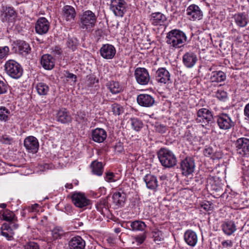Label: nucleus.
Returning <instances> with one entry per match:
<instances>
[{"instance_id": "1", "label": "nucleus", "mask_w": 249, "mask_h": 249, "mask_svg": "<svg viewBox=\"0 0 249 249\" xmlns=\"http://www.w3.org/2000/svg\"><path fill=\"white\" fill-rule=\"evenodd\" d=\"M187 40L185 34L181 30L174 29L170 31L166 36V43L176 48L182 47Z\"/></svg>"}, {"instance_id": "2", "label": "nucleus", "mask_w": 249, "mask_h": 249, "mask_svg": "<svg viewBox=\"0 0 249 249\" xmlns=\"http://www.w3.org/2000/svg\"><path fill=\"white\" fill-rule=\"evenodd\" d=\"M158 156L161 165L166 168H172L177 164L176 157L172 151L167 148H160Z\"/></svg>"}, {"instance_id": "3", "label": "nucleus", "mask_w": 249, "mask_h": 249, "mask_svg": "<svg viewBox=\"0 0 249 249\" xmlns=\"http://www.w3.org/2000/svg\"><path fill=\"white\" fill-rule=\"evenodd\" d=\"M79 21L81 28L89 30L95 26L97 17L91 11L87 10L79 16Z\"/></svg>"}, {"instance_id": "4", "label": "nucleus", "mask_w": 249, "mask_h": 249, "mask_svg": "<svg viewBox=\"0 0 249 249\" xmlns=\"http://www.w3.org/2000/svg\"><path fill=\"white\" fill-rule=\"evenodd\" d=\"M4 68L6 73L13 78L18 79L22 74V67L13 60L7 61L5 64Z\"/></svg>"}, {"instance_id": "5", "label": "nucleus", "mask_w": 249, "mask_h": 249, "mask_svg": "<svg viewBox=\"0 0 249 249\" xmlns=\"http://www.w3.org/2000/svg\"><path fill=\"white\" fill-rule=\"evenodd\" d=\"M196 123L207 125L213 121V116L211 111L205 108L199 109L197 112Z\"/></svg>"}, {"instance_id": "6", "label": "nucleus", "mask_w": 249, "mask_h": 249, "mask_svg": "<svg viewBox=\"0 0 249 249\" xmlns=\"http://www.w3.org/2000/svg\"><path fill=\"white\" fill-rule=\"evenodd\" d=\"M195 167V160L191 157H186L180 164L182 174L185 176L192 174L194 172Z\"/></svg>"}, {"instance_id": "7", "label": "nucleus", "mask_w": 249, "mask_h": 249, "mask_svg": "<svg viewBox=\"0 0 249 249\" xmlns=\"http://www.w3.org/2000/svg\"><path fill=\"white\" fill-rule=\"evenodd\" d=\"M110 8L115 16L122 17L126 12V2L124 0H111Z\"/></svg>"}, {"instance_id": "8", "label": "nucleus", "mask_w": 249, "mask_h": 249, "mask_svg": "<svg viewBox=\"0 0 249 249\" xmlns=\"http://www.w3.org/2000/svg\"><path fill=\"white\" fill-rule=\"evenodd\" d=\"M217 124L220 129L229 130L234 125L229 115L226 113H222L217 116Z\"/></svg>"}, {"instance_id": "9", "label": "nucleus", "mask_w": 249, "mask_h": 249, "mask_svg": "<svg viewBox=\"0 0 249 249\" xmlns=\"http://www.w3.org/2000/svg\"><path fill=\"white\" fill-rule=\"evenodd\" d=\"M237 153L241 156L249 155V139L247 138H240L237 140L235 143Z\"/></svg>"}, {"instance_id": "10", "label": "nucleus", "mask_w": 249, "mask_h": 249, "mask_svg": "<svg viewBox=\"0 0 249 249\" xmlns=\"http://www.w3.org/2000/svg\"><path fill=\"white\" fill-rule=\"evenodd\" d=\"M134 75L137 83L141 85H147L150 80L149 73L144 68H137L135 71Z\"/></svg>"}, {"instance_id": "11", "label": "nucleus", "mask_w": 249, "mask_h": 249, "mask_svg": "<svg viewBox=\"0 0 249 249\" xmlns=\"http://www.w3.org/2000/svg\"><path fill=\"white\" fill-rule=\"evenodd\" d=\"M71 198L73 204L80 208L88 206L90 203V200L86 197L85 195L80 192L73 193Z\"/></svg>"}, {"instance_id": "12", "label": "nucleus", "mask_w": 249, "mask_h": 249, "mask_svg": "<svg viewBox=\"0 0 249 249\" xmlns=\"http://www.w3.org/2000/svg\"><path fill=\"white\" fill-rule=\"evenodd\" d=\"M186 15L188 19L193 21L200 20L203 16L202 12L196 4H191L187 8Z\"/></svg>"}, {"instance_id": "13", "label": "nucleus", "mask_w": 249, "mask_h": 249, "mask_svg": "<svg viewBox=\"0 0 249 249\" xmlns=\"http://www.w3.org/2000/svg\"><path fill=\"white\" fill-rule=\"evenodd\" d=\"M156 80L160 83L169 84L171 83V75L169 72L164 68L158 69L156 74Z\"/></svg>"}, {"instance_id": "14", "label": "nucleus", "mask_w": 249, "mask_h": 249, "mask_svg": "<svg viewBox=\"0 0 249 249\" xmlns=\"http://www.w3.org/2000/svg\"><path fill=\"white\" fill-rule=\"evenodd\" d=\"M50 28V23L45 18H40L36 21L35 25V30L39 35L46 34Z\"/></svg>"}, {"instance_id": "15", "label": "nucleus", "mask_w": 249, "mask_h": 249, "mask_svg": "<svg viewBox=\"0 0 249 249\" xmlns=\"http://www.w3.org/2000/svg\"><path fill=\"white\" fill-rule=\"evenodd\" d=\"M101 55L105 59H112L116 54V49L110 44H104L100 49Z\"/></svg>"}, {"instance_id": "16", "label": "nucleus", "mask_w": 249, "mask_h": 249, "mask_svg": "<svg viewBox=\"0 0 249 249\" xmlns=\"http://www.w3.org/2000/svg\"><path fill=\"white\" fill-rule=\"evenodd\" d=\"M24 145L30 152L36 153L38 149L39 143L37 139L34 136H29L25 139Z\"/></svg>"}, {"instance_id": "17", "label": "nucleus", "mask_w": 249, "mask_h": 249, "mask_svg": "<svg viewBox=\"0 0 249 249\" xmlns=\"http://www.w3.org/2000/svg\"><path fill=\"white\" fill-rule=\"evenodd\" d=\"M197 61V56L193 52H187L183 56V63L184 66L188 68H191L193 67L196 63Z\"/></svg>"}, {"instance_id": "18", "label": "nucleus", "mask_w": 249, "mask_h": 249, "mask_svg": "<svg viewBox=\"0 0 249 249\" xmlns=\"http://www.w3.org/2000/svg\"><path fill=\"white\" fill-rule=\"evenodd\" d=\"M138 104L144 107H152L154 104L155 100L153 97L149 94H141L137 98Z\"/></svg>"}, {"instance_id": "19", "label": "nucleus", "mask_w": 249, "mask_h": 249, "mask_svg": "<svg viewBox=\"0 0 249 249\" xmlns=\"http://www.w3.org/2000/svg\"><path fill=\"white\" fill-rule=\"evenodd\" d=\"M165 16L160 12L153 13L150 15V22L154 26H161L166 21Z\"/></svg>"}, {"instance_id": "20", "label": "nucleus", "mask_w": 249, "mask_h": 249, "mask_svg": "<svg viewBox=\"0 0 249 249\" xmlns=\"http://www.w3.org/2000/svg\"><path fill=\"white\" fill-rule=\"evenodd\" d=\"M92 140L96 142L101 143L104 142L107 137L106 131L102 128H97L92 131Z\"/></svg>"}, {"instance_id": "21", "label": "nucleus", "mask_w": 249, "mask_h": 249, "mask_svg": "<svg viewBox=\"0 0 249 249\" xmlns=\"http://www.w3.org/2000/svg\"><path fill=\"white\" fill-rule=\"evenodd\" d=\"M184 238L185 242L191 247L195 246L198 240L196 233L191 230H188L185 232Z\"/></svg>"}, {"instance_id": "22", "label": "nucleus", "mask_w": 249, "mask_h": 249, "mask_svg": "<svg viewBox=\"0 0 249 249\" xmlns=\"http://www.w3.org/2000/svg\"><path fill=\"white\" fill-rule=\"evenodd\" d=\"M85 241L79 236L72 237L69 242L70 249H84Z\"/></svg>"}, {"instance_id": "23", "label": "nucleus", "mask_w": 249, "mask_h": 249, "mask_svg": "<svg viewBox=\"0 0 249 249\" xmlns=\"http://www.w3.org/2000/svg\"><path fill=\"white\" fill-rule=\"evenodd\" d=\"M146 187L148 189L156 191L158 186V181L156 176L151 174H147L143 178Z\"/></svg>"}, {"instance_id": "24", "label": "nucleus", "mask_w": 249, "mask_h": 249, "mask_svg": "<svg viewBox=\"0 0 249 249\" xmlns=\"http://www.w3.org/2000/svg\"><path fill=\"white\" fill-rule=\"evenodd\" d=\"M129 229L132 231H145L147 226L145 222L141 220H134L127 223Z\"/></svg>"}, {"instance_id": "25", "label": "nucleus", "mask_w": 249, "mask_h": 249, "mask_svg": "<svg viewBox=\"0 0 249 249\" xmlns=\"http://www.w3.org/2000/svg\"><path fill=\"white\" fill-rule=\"evenodd\" d=\"M221 228L224 233L229 236L231 235L236 230V226L234 222L231 220L223 222Z\"/></svg>"}, {"instance_id": "26", "label": "nucleus", "mask_w": 249, "mask_h": 249, "mask_svg": "<svg viewBox=\"0 0 249 249\" xmlns=\"http://www.w3.org/2000/svg\"><path fill=\"white\" fill-rule=\"evenodd\" d=\"M56 120L61 123L65 124L70 122L71 117L66 108L60 109L56 114Z\"/></svg>"}, {"instance_id": "27", "label": "nucleus", "mask_w": 249, "mask_h": 249, "mask_svg": "<svg viewBox=\"0 0 249 249\" xmlns=\"http://www.w3.org/2000/svg\"><path fill=\"white\" fill-rule=\"evenodd\" d=\"M40 63L46 70H51L54 66V59L50 54L43 55L41 58Z\"/></svg>"}, {"instance_id": "28", "label": "nucleus", "mask_w": 249, "mask_h": 249, "mask_svg": "<svg viewBox=\"0 0 249 249\" xmlns=\"http://www.w3.org/2000/svg\"><path fill=\"white\" fill-rule=\"evenodd\" d=\"M76 12L74 8L70 5H65L62 9V16L67 21L73 19L75 17Z\"/></svg>"}, {"instance_id": "29", "label": "nucleus", "mask_w": 249, "mask_h": 249, "mask_svg": "<svg viewBox=\"0 0 249 249\" xmlns=\"http://www.w3.org/2000/svg\"><path fill=\"white\" fill-rule=\"evenodd\" d=\"M234 19L236 24L240 27L246 26L249 21L248 16L243 13L235 14Z\"/></svg>"}, {"instance_id": "30", "label": "nucleus", "mask_w": 249, "mask_h": 249, "mask_svg": "<svg viewBox=\"0 0 249 249\" xmlns=\"http://www.w3.org/2000/svg\"><path fill=\"white\" fill-rule=\"evenodd\" d=\"M18 47L19 53L22 55L26 56L31 52V48L29 44L25 41H18Z\"/></svg>"}, {"instance_id": "31", "label": "nucleus", "mask_w": 249, "mask_h": 249, "mask_svg": "<svg viewBox=\"0 0 249 249\" xmlns=\"http://www.w3.org/2000/svg\"><path fill=\"white\" fill-rule=\"evenodd\" d=\"M226 79V74L222 71H213L210 77L212 82L219 83L224 81Z\"/></svg>"}, {"instance_id": "32", "label": "nucleus", "mask_w": 249, "mask_h": 249, "mask_svg": "<svg viewBox=\"0 0 249 249\" xmlns=\"http://www.w3.org/2000/svg\"><path fill=\"white\" fill-rule=\"evenodd\" d=\"M106 86L110 92L114 94L120 93L122 90V87L117 81H109L107 84Z\"/></svg>"}, {"instance_id": "33", "label": "nucleus", "mask_w": 249, "mask_h": 249, "mask_svg": "<svg viewBox=\"0 0 249 249\" xmlns=\"http://www.w3.org/2000/svg\"><path fill=\"white\" fill-rule=\"evenodd\" d=\"M112 199L114 203L116 205L122 206L124 205L125 200V195L120 192H115L113 195Z\"/></svg>"}, {"instance_id": "34", "label": "nucleus", "mask_w": 249, "mask_h": 249, "mask_svg": "<svg viewBox=\"0 0 249 249\" xmlns=\"http://www.w3.org/2000/svg\"><path fill=\"white\" fill-rule=\"evenodd\" d=\"M93 174L101 176L103 173V166L101 162L93 161L90 165Z\"/></svg>"}, {"instance_id": "35", "label": "nucleus", "mask_w": 249, "mask_h": 249, "mask_svg": "<svg viewBox=\"0 0 249 249\" xmlns=\"http://www.w3.org/2000/svg\"><path fill=\"white\" fill-rule=\"evenodd\" d=\"M11 112L5 107L0 106V121L6 122L10 119Z\"/></svg>"}, {"instance_id": "36", "label": "nucleus", "mask_w": 249, "mask_h": 249, "mask_svg": "<svg viewBox=\"0 0 249 249\" xmlns=\"http://www.w3.org/2000/svg\"><path fill=\"white\" fill-rule=\"evenodd\" d=\"M1 218L6 221L11 222L17 220V217L12 211L5 210L1 213Z\"/></svg>"}, {"instance_id": "37", "label": "nucleus", "mask_w": 249, "mask_h": 249, "mask_svg": "<svg viewBox=\"0 0 249 249\" xmlns=\"http://www.w3.org/2000/svg\"><path fill=\"white\" fill-rule=\"evenodd\" d=\"M36 89L39 95H46L49 91V88L45 83L40 82L36 85Z\"/></svg>"}, {"instance_id": "38", "label": "nucleus", "mask_w": 249, "mask_h": 249, "mask_svg": "<svg viewBox=\"0 0 249 249\" xmlns=\"http://www.w3.org/2000/svg\"><path fill=\"white\" fill-rule=\"evenodd\" d=\"M152 235L154 241L158 244H159L160 242L162 241L164 237L163 232L157 229L152 231Z\"/></svg>"}, {"instance_id": "39", "label": "nucleus", "mask_w": 249, "mask_h": 249, "mask_svg": "<svg viewBox=\"0 0 249 249\" xmlns=\"http://www.w3.org/2000/svg\"><path fill=\"white\" fill-rule=\"evenodd\" d=\"M53 237L54 239L61 238L64 234L63 229L59 227H55L52 231Z\"/></svg>"}, {"instance_id": "40", "label": "nucleus", "mask_w": 249, "mask_h": 249, "mask_svg": "<svg viewBox=\"0 0 249 249\" xmlns=\"http://www.w3.org/2000/svg\"><path fill=\"white\" fill-rule=\"evenodd\" d=\"M78 44V40L76 38H69L67 42L68 47L71 49L72 51H74L76 49Z\"/></svg>"}, {"instance_id": "41", "label": "nucleus", "mask_w": 249, "mask_h": 249, "mask_svg": "<svg viewBox=\"0 0 249 249\" xmlns=\"http://www.w3.org/2000/svg\"><path fill=\"white\" fill-rule=\"evenodd\" d=\"M131 125L133 129L136 131H139L142 127V122L137 118H133L131 120Z\"/></svg>"}, {"instance_id": "42", "label": "nucleus", "mask_w": 249, "mask_h": 249, "mask_svg": "<svg viewBox=\"0 0 249 249\" xmlns=\"http://www.w3.org/2000/svg\"><path fill=\"white\" fill-rule=\"evenodd\" d=\"M111 109L113 114L115 115H119L124 112L123 107L118 104L112 105Z\"/></svg>"}, {"instance_id": "43", "label": "nucleus", "mask_w": 249, "mask_h": 249, "mask_svg": "<svg viewBox=\"0 0 249 249\" xmlns=\"http://www.w3.org/2000/svg\"><path fill=\"white\" fill-rule=\"evenodd\" d=\"M97 209L102 213H103V209L106 211L107 209V201L106 199H101L96 205Z\"/></svg>"}, {"instance_id": "44", "label": "nucleus", "mask_w": 249, "mask_h": 249, "mask_svg": "<svg viewBox=\"0 0 249 249\" xmlns=\"http://www.w3.org/2000/svg\"><path fill=\"white\" fill-rule=\"evenodd\" d=\"M2 14L6 18H9L14 16L15 11L12 7H6Z\"/></svg>"}, {"instance_id": "45", "label": "nucleus", "mask_w": 249, "mask_h": 249, "mask_svg": "<svg viewBox=\"0 0 249 249\" xmlns=\"http://www.w3.org/2000/svg\"><path fill=\"white\" fill-rule=\"evenodd\" d=\"M146 238V231L143 232L142 233L133 237L134 241L137 243L138 245L142 244L145 240Z\"/></svg>"}, {"instance_id": "46", "label": "nucleus", "mask_w": 249, "mask_h": 249, "mask_svg": "<svg viewBox=\"0 0 249 249\" xmlns=\"http://www.w3.org/2000/svg\"><path fill=\"white\" fill-rule=\"evenodd\" d=\"M105 180L108 182H115L117 179L113 172H107L105 173Z\"/></svg>"}, {"instance_id": "47", "label": "nucleus", "mask_w": 249, "mask_h": 249, "mask_svg": "<svg viewBox=\"0 0 249 249\" xmlns=\"http://www.w3.org/2000/svg\"><path fill=\"white\" fill-rule=\"evenodd\" d=\"M9 52L8 46L0 47V61L7 56Z\"/></svg>"}, {"instance_id": "48", "label": "nucleus", "mask_w": 249, "mask_h": 249, "mask_svg": "<svg viewBox=\"0 0 249 249\" xmlns=\"http://www.w3.org/2000/svg\"><path fill=\"white\" fill-rule=\"evenodd\" d=\"M156 131L160 134H164L166 132L167 127L163 124H158L155 125Z\"/></svg>"}, {"instance_id": "49", "label": "nucleus", "mask_w": 249, "mask_h": 249, "mask_svg": "<svg viewBox=\"0 0 249 249\" xmlns=\"http://www.w3.org/2000/svg\"><path fill=\"white\" fill-rule=\"evenodd\" d=\"M24 249H39L38 245L34 242H29L24 246Z\"/></svg>"}, {"instance_id": "50", "label": "nucleus", "mask_w": 249, "mask_h": 249, "mask_svg": "<svg viewBox=\"0 0 249 249\" xmlns=\"http://www.w3.org/2000/svg\"><path fill=\"white\" fill-rule=\"evenodd\" d=\"M8 89V85L6 81L0 80V94L5 93Z\"/></svg>"}, {"instance_id": "51", "label": "nucleus", "mask_w": 249, "mask_h": 249, "mask_svg": "<svg viewBox=\"0 0 249 249\" xmlns=\"http://www.w3.org/2000/svg\"><path fill=\"white\" fill-rule=\"evenodd\" d=\"M215 96L219 100H224L227 97V93L224 90H218L216 92Z\"/></svg>"}, {"instance_id": "52", "label": "nucleus", "mask_w": 249, "mask_h": 249, "mask_svg": "<svg viewBox=\"0 0 249 249\" xmlns=\"http://www.w3.org/2000/svg\"><path fill=\"white\" fill-rule=\"evenodd\" d=\"M204 155L208 157H213V148L210 146H206L203 151Z\"/></svg>"}, {"instance_id": "53", "label": "nucleus", "mask_w": 249, "mask_h": 249, "mask_svg": "<svg viewBox=\"0 0 249 249\" xmlns=\"http://www.w3.org/2000/svg\"><path fill=\"white\" fill-rule=\"evenodd\" d=\"M76 115V120L79 122H82L86 119V114L84 111H79Z\"/></svg>"}, {"instance_id": "54", "label": "nucleus", "mask_w": 249, "mask_h": 249, "mask_svg": "<svg viewBox=\"0 0 249 249\" xmlns=\"http://www.w3.org/2000/svg\"><path fill=\"white\" fill-rule=\"evenodd\" d=\"M0 141L3 143L10 144L12 142V138L7 135H4L2 136Z\"/></svg>"}, {"instance_id": "55", "label": "nucleus", "mask_w": 249, "mask_h": 249, "mask_svg": "<svg viewBox=\"0 0 249 249\" xmlns=\"http://www.w3.org/2000/svg\"><path fill=\"white\" fill-rule=\"evenodd\" d=\"M64 75L66 77L71 79L74 82L76 81V76L69 71H66Z\"/></svg>"}, {"instance_id": "56", "label": "nucleus", "mask_w": 249, "mask_h": 249, "mask_svg": "<svg viewBox=\"0 0 249 249\" xmlns=\"http://www.w3.org/2000/svg\"><path fill=\"white\" fill-rule=\"evenodd\" d=\"M221 244L224 248H231L233 245L232 242L230 240L224 241Z\"/></svg>"}, {"instance_id": "57", "label": "nucleus", "mask_w": 249, "mask_h": 249, "mask_svg": "<svg viewBox=\"0 0 249 249\" xmlns=\"http://www.w3.org/2000/svg\"><path fill=\"white\" fill-rule=\"evenodd\" d=\"M244 115L245 119L249 121V103L246 105L244 108Z\"/></svg>"}, {"instance_id": "58", "label": "nucleus", "mask_w": 249, "mask_h": 249, "mask_svg": "<svg viewBox=\"0 0 249 249\" xmlns=\"http://www.w3.org/2000/svg\"><path fill=\"white\" fill-rule=\"evenodd\" d=\"M38 204H35L31 206H29L28 208H27V209L29 212H34L37 210V208L38 207Z\"/></svg>"}, {"instance_id": "59", "label": "nucleus", "mask_w": 249, "mask_h": 249, "mask_svg": "<svg viewBox=\"0 0 249 249\" xmlns=\"http://www.w3.org/2000/svg\"><path fill=\"white\" fill-rule=\"evenodd\" d=\"M95 80V78L93 77L90 76L87 82V85L89 87H90L92 86V84L94 83V81Z\"/></svg>"}, {"instance_id": "60", "label": "nucleus", "mask_w": 249, "mask_h": 249, "mask_svg": "<svg viewBox=\"0 0 249 249\" xmlns=\"http://www.w3.org/2000/svg\"><path fill=\"white\" fill-rule=\"evenodd\" d=\"M1 235L6 237L8 240H11L13 239V236L11 234H9L7 232L2 231Z\"/></svg>"}, {"instance_id": "61", "label": "nucleus", "mask_w": 249, "mask_h": 249, "mask_svg": "<svg viewBox=\"0 0 249 249\" xmlns=\"http://www.w3.org/2000/svg\"><path fill=\"white\" fill-rule=\"evenodd\" d=\"M201 208L204 210H205L206 211H209L210 210H211V205L210 204H202L201 205Z\"/></svg>"}, {"instance_id": "62", "label": "nucleus", "mask_w": 249, "mask_h": 249, "mask_svg": "<svg viewBox=\"0 0 249 249\" xmlns=\"http://www.w3.org/2000/svg\"><path fill=\"white\" fill-rule=\"evenodd\" d=\"M15 221L10 222V223H9L10 226L9 227V229L13 228L14 229H16L18 227V224H16L15 222Z\"/></svg>"}, {"instance_id": "63", "label": "nucleus", "mask_w": 249, "mask_h": 249, "mask_svg": "<svg viewBox=\"0 0 249 249\" xmlns=\"http://www.w3.org/2000/svg\"><path fill=\"white\" fill-rule=\"evenodd\" d=\"M115 149L116 151L121 152L123 150V147L120 143H119L115 146Z\"/></svg>"}, {"instance_id": "64", "label": "nucleus", "mask_w": 249, "mask_h": 249, "mask_svg": "<svg viewBox=\"0 0 249 249\" xmlns=\"http://www.w3.org/2000/svg\"><path fill=\"white\" fill-rule=\"evenodd\" d=\"M53 52L56 54H60L61 53V49L59 47L55 46L53 50Z\"/></svg>"}]
</instances>
